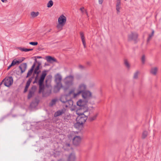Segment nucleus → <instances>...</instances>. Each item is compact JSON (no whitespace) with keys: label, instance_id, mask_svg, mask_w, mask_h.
Here are the masks:
<instances>
[{"label":"nucleus","instance_id":"nucleus-1","mask_svg":"<svg viewBox=\"0 0 161 161\" xmlns=\"http://www.w3.org/2000/svg\"><path fill=\"white\" fill-rule=\"evenodd\" d=\"M87 88V86L85 83H81L79 84L76 89H71L69 92L68 95L70 98H77L81 93L86 90Z\"/></svg>","mask_w":161,"mask_h":161},{"label":"nucleus","instance_id":"nucleus-2","mask_svg":"<svg viewBox=\"0 0 161 161\" xmlns=\"http://www.w3.org/2000/svg\"><path fill=\"white\" fill-rule=\"evenodd\" d=\"M47 70H44L42 72V74L41 75L40 79L38 81V84L39 86V92H42L44 89V86L43 85V83L44 82L45 77L47 75Z\"/></svg>","mask_w":161,"mask_h":161},{"label":"nucleus","instance_id":"nucleus-3","mask_svg":"<svg viewBox=\"0 0 161 161\" xmlns=\"http://www.w3.org/2000/svg\"><path fill=\"white\" fill-rule=\"evenodd\" d=\"M76 113L78 115L76 118L77 122L80 124L84 123L87 119L86 117L83 114L79 113L78 110H76Z\"/></svg>","mask_w":161,"mask_h":161},{"label":"nucleus","instance_id":"nucleus-4","mask_svg":"<svg viewBox=\"0 0 161 161\" xmlns=\"http://www.w3.org/2000/svg\"><path fill=\"white\" fill-rule=\"evenodd\" d=\"M82 97L87 101L92 97V93L89 90H86L81 93Z\"/></svg>","mask_w":161,"mask_h":161},{"label":"nucleus","instance_id":"nucleus-5","mask_svg":"<svg viewBox=\"0 0 161 161\" xmlns=\"http://www.w3.org/2000/svg\"><path fill=\"white\" fill-rule=\"evenodd\" d=\"M3 82H4V84L5 86L9 87L13 84V80L11 76L7 77L3 80Z\"/></svg>","mask_w":161,"mask_h":161},{"label":"nucleus","instance_id":"nucleus-6","mask_svg":"<svg viewBox=\"0 0 161 161\" xmlns=\"http://www.w3.org/2000/svg\"><path fill=\"white\" fill-rule=\"evenodd\" d=\"M64 106L66 108H71V110L73 111L76 110V107L73 105V102L71 99H68L64 103Z\"/></svg>","mask_w":161,"mask_h":161},{"label":"nucleus","instance_id":"nucleus-7","mask_svg":"<svg viewBox=\"0 0 161 161\" xmlns=\"http://www.w3.org/2000/svg\"><path fill=\"white\" fill-rule=\"evenodd\" d=\"M55 80L57 83V86L55 87V88L60 89L62 87V86L61 81L62 80L61 76L59 74H57L55 76Z\"/></svg>","mask_w":161,"mask_h":161},{"label":"nucleus","instance_id":"nucleus-8","mask_svg":"<svg viewBox=\"0 0 161 161\" xmlns=\"http://www.w3.org/2000/svg\"><path fill=\"white\" fill-rule=\"evenodd\" d=\"M74 77L72 75H69L66 77L64 79V82L66 85L70 86L73 84Z\"/></svg>","mask_w":161,"mask_h":161},{"label":"nucleus","instance_id":"nucleus-9","mask_svg":"<svg viewBox=\"0 0 161 161\" xmlns=\"http://www.w3.org/2000/svg\"><path fill=\"white\" fill-rule=\"evenodd\" d=\"M81 137L79 136H75L73 139V143L74 145H78L81 142Z\"/></svg>","mask_w":161,"mask_h":161},{"label":"nucleus","instance_id":"nucleus-10","mask_svg":"<svg viewBox=\"0 0 161 161\" xmlns=\"http://www.w3.org/2000/svg\"><path fill=\"white\" fill-rule=\"evenodd\" d=\"M98 115V113H92V112H90L88 119L90 121H93L96 119Z\"/></svg>","mask_w":161,"mask_h":161},{"label":"nucleus","instance_id":"nucleus-11","mask_svg":"<svg viewBox=\"0 0 161 161\" xmlns=\"http://www.w3.org/2000/svg\"><path fill=\"white\" fill-rule=\"evenodd\" d=\"M66 21V18L64 15H60L58 18V22L60 24L65 25Z\"/></svg>","mask_w":161,"mask_h":161},{"label":"nucleus","instance_id":"nucleus-12","mask_svg":"<svg viewBox=\"0 0 161 161\" xmlns=\"http://www.w3.org/2000/svg\"><path fill=\"white\" fill-rule=\"evenodd\" d=\"M88 102L85 99H80L77 102V104L78 106L81 107L85 105Z\"/></svg>","mask_w":161,"mask_h":161},{"label":"nucleus","instance_id":"nucleus-13","mask_svg":"<svg viewBox=\"0 0 161 161\" xmlns=\"http://www.w3.org/2000/svg\"><path fill=\"white\" fill-rule=\"evenodd\" d=\"M138 37V34L136 33H131L128 35V39L129 40H136Z\"/></svg>","mask_w":161,"mask_h":161},{"label":"nucleus","instance_id":"nucleus-14","mask_svg":"<svg viewBox=\"0 0 161 161\" xmlns=\"http://www.w3.org/2000/svg\"><path fill=\"white\" fill-rule=\"evenodd\" d=\"M68 94L69 93L66 95H62L60 98V101L64 103L68 99V97L69 99H75L74 98H70L68 95Z\"/></svg>","mask_w":161,"mask_h":161},{"label":"nucleus","instance_id":"nucleus-15","mask_svg":"<svg viewBox=\"0 0 161 161\" xmlns=\"http://www.w3.org/2000/svg\"><path fill=\"white\" fill-rule=\"evenodd\" d=\"M65 111L66 109L64 108H63L61 110H59L55 113L54 114V116L55 117L59 116L62 114H64Z\"/></svg>","mask_w":161,"mask_h":161},{"label":"nucleus","instance_id":"nucleus-16","mask_svg":"<svg viewBox=\"0 0 161 161\" xmlns=\"http://www.w3.org/2000/svg\"><path fill=\"white\" fill-rule=\"evenodd\" d=\"M78 110V112L80 111V112L79 113H82L84 114V113H85L88 111V108L85 105L81 107Z\"/></svg>","mask_w":161,"mask_h":161},{"label":"nucleus","instance_id":"nucleus-17","mask_svg":"<svg viewBox=\"0 0 161 161\" xmlns=\"http://www.w3.org/2000/svg\"><path fill=\"white\" fill-rule=\"evenodd\" d=\"M27 64L26 63H23L19 66V68L21 70V73L24 72L27 68Z\"/></svg>","mask_w":161,"mask_h":161},{"label":"nucleus","instance_id":"nucleus-18","mask_svg":"<svg viewBox=\"0 0 161 161\" xmlns=\"http://www.w3.org/2000/svg\"><path fill=\"white\" fill-rule=\"evenodd\" d=\"M46 59L48 62L51 63L57 61L56 59L50 56H47L46 57Z\"/></svg>","mask_w":161,"mask_h":161},{"label":"nucleus","instance_id":"nucleus-19","mask_svg":"<svg viewBox=\"0 0 161 161\" xmlns=\"http://www.w3.org/2000/svg\"><path fill=\"white\" fill-rule=\"evenodd\" d=\"M80 37L84 46V47L85 48L86 47V43L85 40V37L84 36V33L82 32H80Z\"/></svg>","mask_w":161,"mask_h":161},{"label":"nucleus","instance_id":"nucleus-20","mask_svg":"<svg viewBox=\"0 0 161 161\" xmlns=\"http://www.w3.org/2000/svg\"><path fill=\"white\" fill-rule=\"evenodd\" d=\"M22 59H19L18 60H17L15 59H14L12 62V65L14 66L16 64H18L19 63L22 62L24 59V58H22Z\"/></svg>","mask_w":161,"mask_h":161},{"label":"nucleus","instance_id":"nucleus-21","mask_svg":"<svg viewBox=\"0 0 161 161\" xmlns=\"http://www.w3.org/2000/svg\"><path fill=\"white\" fill-rule=\"evenodd\" d=\"M158 68L157 67L152 68L150 70V73L153 75H156L158 71Z\"/></svg>","mask_w":161,"mask_h":161},{"label":"nucleus","instance_id":"nucleus-22","mask_svg":"<svg viewBox=\"0 0 161 161\" xmlns=\"http://www.w3.org/2000/svg\"><path fill=\"white\" fill-rule=\"evenodd\" d=\"M75 156L74 153L71 154L68 158V161H75Z\"/></svg>","mask_w":161,"mask_h":161},{"label":"nucleus","instance_id":"nucleus-23","mask_svg":"<svg viewBox=\"0 0 161 161\" xmlns=\"http://www.w3.org/2000/svg\"><path fill=\"white\" fill-rule=\"evenodd\" d=\"M39 14L38 12H35L34 11L31 12V15L32 18H34L38 16Z\"/></svg>","mask_w":161,"mask_h":161},{"label":"nucleus","instance_id":"nucleus-24","mask_svg":"<svg viewBox=\"0 0 161 161\" xmlns=\"http://www.w3.org/2000/svg\"><path fill=\"white\" fill-rule=\"evenodd\" d=\"M40 65L41 64L40 63H38V65L36 67L34 70V72L35 74H37V75L39 74L40 71H39L38 70Z\"/></svg>","mask_w":161,"mask_h":161},{"label":"nucleus","instance_id":"nucleus-25","mask_svg":"<svg viewBox=\"0 0 161 161\" xmlns=\"http://www.w3.org/2000/svg\"><path fill=\"white\" fill-rule=\"evenodd\" d=\"M18 49L22 51H24L25 52L32 51L33 50V49H28L21 47H19L18 48Z\"/></svg>","mask_w":161,"mask_h":161},{"label":"nucleus","instance_id":"nucleus-26","mask_svg":"<svg viewBox=\"0 0 161 161\" xmlns=\"http://www.w3.org/2000/svg\"><path fill=\"white\" fill-rule=\"evenodd\" d=\"M64 25V24L58 23L56 27L57 29L59 31H60L63 29V27Z\"/></svg>","mask_w":161,"mask_h":161},{"label":"nucleus","instance_id":"nucleus-27","mask_svg":"<svg viewBox=\"0 0 161 161\" xmlns=\"http://www.w3.org/2000/svg\"><path fill=\"white\" fill-rule=\"evenodd\" d=\"M64 149L65 150H69V149H72V148L69 143L66 144L64 146Z\"/></svg>","mask_w":161,"mask_h":161},{"label":"nucleus","instance_id":"nucleus-28","mask_svg":"<svg viewBox=\"0 0 161 161\" xmlns=\"http://www.w3.org/2000/svg\"><path fill=\"white\" fill-rule=\"evenodd\" d=\"M140 74V72L138 71H136L134 73L133 78L135 79H137L138 77V76Z\"/></svg>","mask_w":161,"mask_h":161},{"label":"nucleus","instance_id":"nucleus-29","mask_svg":"<svg viewBox=\"0 0 161 161\" xmlns=\"http://www.w3.org/2000/svg\"><path fill=\"white\" fill-rule=\"evenodd\" d=\"M53 2L52 0H50L47 4V7L48 8H50L53 6Z\"/></svg>","mask_w":161,"mask_h":161},{"label":"nucleus","instance_id":"nucleus-30","mask_svg":"<svg viewBox=\"0 0 161 161\" xmlns=\"http://www.w3.org/2000/svg\"><path fill=\"white\" fill-rule=\"evenodd\" d=\"M70 115L69 114H67L65 115L64 117V119L65 121H67L70 119Z\"/></svg>","mask_w":161,"mask_h":161},{"label":"nucleus","instance_id":"nucleus-31","mask_svg":"<svg viewBox=\"0 0 161 161\" xmlns=\"http://www.w3.org/2000/svg\"><path fill=\"white\" fill-rule=\"evenodd\" d=\"M148 134V132L147 131H144L143 132L142 137L143 138H145Z\"/></svg>","mask_w":161,"mask_h":161},{"label":"nucleus","instance_id":"nucleus-32","mask_svg":"<svg viewBox=\"0 0 161 161\" xmlns=\"http://www.w3.org/2000/svg\"><path fill=\"white\" fill-rule=\"evenodd\" d=\"M121 8V6H116V9L117 11V14H119L120 12V10Z\"/></svg>","mask_w":161,"mask_h":161},{"label":"nucleus","instance_id":"nucleus-33","mask_svg":"<svg viewBox=\"0 0 161 161\" xmlns=\"http://www.w3.org/2000/svg\"><path fill=\"white\" fill-rule=\"evenodd\" d=\"M146 61V57L144 55H143L141 58V61L142 64H144L145 63Z\"/></svg>","mask_w":161,"mask_h":161},{"label":"nucleus","instance_id":"nucleus-34","mask_svg":"<svg viewBox=\"0 0 161 161\" xmlns=\"http://www.w3.org/2000/svg\"><path fill=\"white\" fill-rule=\"evenodd\" d=\"M124 64L126 67L128 68H130V65L129 64L128 61L126 60H125L124 61Z\"/></svg>","mask_w":161,"mask_h":161},{"label":"nucleus","instance_id":"nucleus-35","mask_svg":"<svg viewBox=\"0 0 161 161\" xmlns=\"http://www.w3.org/2000/svg\"><path fill=\"white\" fill-rule=\"evenodd\" d=\"M154 33V31L153 30L152 31V34L149 35L148 37V38L147 41L148 42L151 39L152 37L153 36Z\"/></svg>","mask_w":161,"mask_h":161},{"label":"nucleus","instance_id":"nucleus-36","mask_svg":"<svg viewBox=\"0 0 161 161\" xmlns=\"http://www.w3.org/2000/svg\"><path fill=\"white\" fill-rule=\"evenodd\" d=\"M57 100L56 99H53L51 102L50 103V105L51 106H52L56 103Z\"/></svg>","mask_w":161,"mask_h":161},{"label":"nucleus","instance_id":"nucleus-37","mask_svg":"<svg viewBox=\"0 0 161 161\" xmlns=\"http://www.w3.org/2000/svg\"><path fill=\"white\" fill-rule=\"evenodd\" d=\"M33 70H32V69H30L28 71L26 76L27 77H28L29 76H30L31 75Z\"/></svg>","mask_w":161,"mask_h":161},{"label":"nucleus","instance_id":"nucleus-38","mask_svg":"<svg viewBox=\"0 0 161 161\" xmlns=\"http://www.w3.org/2000/svg\"><path fill=\"white\" fill-rule=\"evenodd\" d=\"M34 94V92L31 91H30L29 92V94L28 95V99H30L31 98L32 96Z\"/></svg>","mask_w":161,"mask_h":161},{"label":"nucleus","instance_id":"nucleus-39","mask_svg":"<svg viewBox=\"0 0 161 161\" xmlns=\"http://www.w3.org/2000/svg\"><path fill=\"white\" fill-rule=\"evenodd\" d=\"M80 10L81 11V13L83 14L84 13H85L86 12H87L86 10L85 9L84 7H82L80 8Z\"/></svg>","mask_w":161,"mask_h":161},{"label":"nucleus","instance_id":"nucleus-40","mask_svg":"<svg viewBox=\"0 0 161 161\" xmlns=\"http://www.w3.org/2000/svg\"><path fill=\"white\" fill-rule=\"evenodd\" d=\"M51 91H49L48 92H47L46 94H45L44 93H43V97H45L47 96H48L49 95V94L51 93Z\"/></svg>","mask_w":161,"mask_h":161},{"label":"nucleus","instance_id":"nucleus-41","mask_svg":"<svg viewBox=\"0 0 161 161\" xmlns=\"http://www.w3.org/2000/svg\"><path fill=\"white\" fill-rule=\"evenodd\" d=\"M29 44L31 45H33V46H36L37 45L38 42H29Z\"/></svg>","mask_w":161,"mask_h":161},{"label":"nucleus","instance_id":"nucleus-42","mask_svg":"<svg viewBox=\"0 0 161 161\" xmlns=\"http://www.w3.org/2000/svg\"><path fill=\"white\" fill-rule=\"evenodd\" d=\"M30 85L27 84H26V85L25 86V89H24V92H27V89L29 87V86Z\"/></svg>","mask_w":161,"mask_h":161},{"label":"nucleus","instance_id":"nucleus-43","mask_svg":"<svg viewBox=\"0 0 161 161\" xmlns=\"http://www.w3.org/2000/svg\"><path fill=\"white\" fill-rule=\"evenodd\" d=\"M121 6L120 2H116V6Z\"/></svg>","mask_w":161,"mask_h":161},{"label":"nucleus","instance_id":"nucleus-44","mask_svg":"<svg viewBox=\"0 0 161 161\" xmlns=\"http://www.w3.org/2000/svg\"><path fill=\"white\" fill-rule=\"evenodd\" d=\"M94 85V84L93 83L91 82V83H90V84L89 85V86L90 87H91L93 86Z\"/></svg>","mask_w":161,"mask_h":161},{"label":"nucleus","instance_id":"nucleus-45","mask_svg":"<svg viewBox=\"0 0 161 161\" xmlns=\"http://www.w3.org/2000/svg\"><path fill=\"white\" fill-rule=\"evenodd\" d=\"M103 0H98V3L99 4H102L103 3Z\"/></svg>","mask_w":161,"mask_h":161},{"label":"nucleus","instance_id":"nucleus-46","mask_svg":"<svg viewBox=\"0 0 161 161\" xmlns=\"http://www.w3.org/2000/svg\"><path fill=\"white\" fill-rule=\"evenodd\" d=\"M35 64H34L32 66V67L31 68V69H32V70H34V69L35 68Z\"/></svg>","mask_w":161,"mask_h":161},{"label":"nucleus","instance_id":"nucleus-47","mask_svg":"<svg viewBox=\"0 0 161 161\" xmlns=\"http://www.w3.org/2000/svg\"><path fill=\"white\" fill-rule=\"evenodd\" d=\"M13 66V65H12V64L11 63L10 65H9V66L8 68V69H9L12 66Z\"/></svg>","mask_w":161,"mask_h":161},{"label":"nucleus","instance_id":"nucleus-48","mask_svg":"<svg viewBox=\"0 0 161 161\" xmlns=\"http://www.w3.org/2000/svg\"><path fill=\"white\" fill-rule=\"evenodd\" d=\"M79 68L80 69H82L84 68V67L82 65H80L79 66Z\"/></svg>","mask_w":161,"mask_h":161},{"label":"nucleus","instance_id":"nucleus-49","mask_svg":"<svg viewBox=\"0 0 161 161\" xmlns=\"http://www.w3.org/2000/svg\"><path fill=\"white\" fill-rule=\"evenodd\" d=\"M32 80V79L31 78H30L29 79V80H28V81L29 82H30L31 83V82Z\"/></svg>","mask_w":161,"mask_h":161},{"label":"nucleus","instance_id":"nucleus-50","mask_svg":"<svg viewBox=\"0 0 161 161\" xmlns=\"http://www.w3.org/2000/svg\"><path fill=\"white\" fill-rule=\"evenodd\" d=\"M30 83H31V82H30L28 81H27V83H26V84H27L29 85H30Z\"/></svg>","mask_w":161,"mask_h":161},{"label":"nucleus","instance_id":"nucleus-51","mask_svg":"<svg viewBox=\"0 0 161 161\" xmlns=\"http://www.w3.org/2000/svg\"><path fill=\"white\" fill-rule=\"evenodd\" d=\"M3 3H5L7 1V0H1Z\"/></svg>","mask_w":161,"mask_h":161},{"label":"nucleus","instance_id":"nucleus-52","mask_svg":"<svg viewBox=\"0 0 161 161\" xmlns=\"http://www.w3.org/2000/svg\"><path fill=\"white\" fill-rule=\"evenodd\" d=\"M37 58H42V57H41V56H37Z\"/></svg>","mask_w":161,"mask_h":161},{"label":"nucleus","instance_id":"nucleus-53","mask_svg":"<svg viewBox=\"0 0 161 161\" xmlns=\"http://www.w3.org/2000/svg\"><path fill=\"white\" fill-rule=\"evenodd\" d=\"M85 13L86 14V15L87 16V17H89V16H88V13H87V12H86Z\"/></svg>","mask_w":161,"mask_h":161},{"label":"nucleus","instance_id":"nucleus-54","mask_svg":"<svg viewBox=\"0 0 161 161\" xmlns=\"http://www.w3.org/2000/svg\"><path fill=\"white\" fill-rule=\"evenodd\" d=\"M3 82L4 83V82H3V81H2V82L0 84V86H1V85H2L3 83Z\"/></svg>","mask_w":161,"mask_h":161},{"label":"nucleus","instance_id":"nucleus-55","mask_svg":"<svg viewBox=\"0 0 161 161\" xmlns=\"http://www.w3.org/2000/svg\"><path fill=\"white\" fill-rule=\"evenodd\" d=\"M116 2H121V0H117Z\"/></svg>","mask_w":161,"mask_h":161},{"label":"nucleus","instance_id":"nucleus-56","mask_svg":"<svg viewBox=\"0 0 161 161\" xmlns=\"http://www.w3.org/2000/svg\"><path fill=\"white\" fill-rule=\"evenodd\" d=\"M75 133L74 132H72L71 133V134L74 135V134Z\"/></svg>","mask_w":161,"mask_h":161},{"label":"nucleus","instance_id":"nucleus-57","mask_svg":"<svg viewBox=\"0 0 161 161\" xmlns=\"http://www.w3.org/2000/svg\"><path fill=\"white\" fill-rule=\"evenodd\" d=\"M36 78H35V82H36Z\"/></svg>","mask_w":161,"mask_h":161},{"label":"nucleus","instance_id":"nucleus-58","mask_svg":"<svg viewBox=\"0 0 161 161\" xmlns=\"http://www.w3.org/2000/svg\"><path fill=\"white\" fill-rule=\"evenodd\" d=\"M51 30V29H50L49 30L48 32L50 31Z\"/></svg>","mask_w":161,"mask_h":161},{"label":"nucleus","instance_id":"nucleus-59","mask_svg":"<svg viewBox=\"0 0 161 161\" xmlns=\"http://www.w3.org/2000/svg\"><path fill=\"white\" fill-rule=\"evenodd\" d=\"M35 61L36 62V59H35Z\"/></svg>","mask_w":161,"mask_h":161},{"label":"nucleus","instance_id":"nucleus-60","mask_svg":"<svg viewBox=\"0 0 161 161\" xmlns=\"http://www.w3.org/2000/svg\"><path fill=\"white\" fill-rule=\"evenodd\" d=\"M125 1H126V0H125Z\"/></svg>","mask_w":161,"mask_h":161}]
</instances>
